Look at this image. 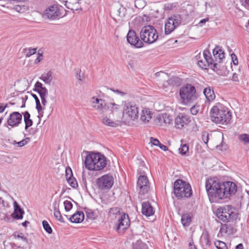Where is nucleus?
<instances>
[{
	"instance_id": "nucleus-3",
	"label": "nucleus",
	"mask_w": 249,
	"mask_h": 249,
	"mask_svg": "<svg viewBox=\"0 0 249 249\" xmlns=\"http://www.w3.org/2000/svg\"><path fill=\"white\" fill-rule=\"evenodd\" d=\"M216 215L223 222H228L236 219L238 213L233 207L227 205L218 208L216 211Z\"/></svg>"
},
{
	"instance_id": "nucleus-26",
	"label": "nucleus",
	"mask_w": 249,
	"mask_h": 249,
	"mask_svg": "<svg viewBox=\"0 0 249 249\" xmlns=\"http://www.w3.org/2000/svg\"><path fill=\"white\" fill-rule=\"evenodd\" d=\"M84 219V213L82 212L78 211L76 213L72 214L69 220L72 223H79L82 222Z\"/></svg>"
},
{
	"instance_id": "nucleus-32",
	"label": "nucleus",
	"mask_w": 249,
	"mask_h": 249,
	"mask_svg": "<svg viewBox=\"0 0 249 249\" xmlns=\"http://www.w3.org/2000/svg\"><path fill=\"white\" fill-rule=\"evenodd\" d=\"M192 220V217L189 213H184L181 216V223L184 227H188Z\"/></svg>"
},
{
	"instance_id": "nucleus-14",
	"label": "nucleus",
	"mask_w": 249,
	"mask_h": 249,
	"mask_svg": "<svg viewBox=\"0 0 249 249\" xmlns=\"http://www.w3.org/2000/svg\"><path fill=\"white\" fill-rule=\"evenodd\" d=\"M22 114L17 111L11 113L7 120V124L12 128L18 126L22 122Z\"/></svg>"
},
{
	"instance_id": "nucleus-60",
	"label": "nucleus",
	"mask_w": 249,
	"mask_h": 249,
	"mask_svg": "<svg viewBox=\"0 0 249 249\" xmlns=\"http://www.w3.org/2000/svg\"><path fill=\"white\" fill-rule=\"evenodd\" d=\"M60 201V200L59 199L58 200V202L56 199L54 200V201L53 203V210L59 209V203Z\"/></svg>"
},
{
	"instance_id": "nucleus-6",
	"label": "nucleus",
	"mask_w": 249,
	"mask_h": 249,
	"mask_svg": "<svg viewBox=\"0 0 249 249\" xmlns=\"http://www.w3.org/2000/svg\"><path fill=\"white\" fill-rule=\"evenodd\" d=\"M174 192L178 199L189 197L192 195L190 185L181 179H178L174 182Z\"/></svg>"
},
{
	"instance_id": "nucleus-2",
	"label": "nucleus",
	"mask_w": 249,
	"mask_h": 249,
	"mask_svg": "<svg viewBox=\"0 0 249 249\" xmlns=\"http://www.w3.org/2000/svg\"><path fill=\"white\" fill-rule=\"evenodd\" d=\"M205 188L211 202L223 199L222 182L215 178L206 179Z\"/></svg>"
},
{
	"instance_id": "nucleus-25",
	"label": "nucleus",
	"mask_w": 249,
	"mask_h": 249,
	"mask_svg": "<svg viewBox=\"0 0 249 249\" xmlns=\"http://www.w3.org/2000/svg\"><path fill=\"white\" fill-rule=\"evenodd\" d=\"M24 211L20 208V206L16 202H14V212L12 213V217L16 219H21L23 218Z\"/></svg>"
},
{
	"instance_id": "nucleus-47",
	"label": "nucleus",
	"mask_w": 249,
	"mask_h": 249,
	"mask_svg": "<svg viewBox=\"0 0 249 249\" xmlns=\"http://www.w3.org/2000/svg\"><path fill=\"white\" fill-rule=\"evenodd\" d=\"M14 9L16 11L22 13L27 10V7L24 5H17L14 6Z\"/></svg>"
},
{
	"instance_id": "nucleus-63",
	"label": "nucleus",
	"mask_w": 249,
	"mask_h": 249,
	"mask_svg": "<svg viewBox=\"0 0 249 249\" xmlns=\"http://www.w3.org/2000/svg\"><path fill=\"white\" fill-rule=\"evenodd\" d=\"M7 107V104L4 105L3 104L0 103V113L3 112L5 108H6Z\"/></svg>"
},
{
	"instance_id": "nucleus-61",
	"label": "nucleus",
	"mask_w": 249,
	"mask_h": 249,
	"mask_svg": "<svg viewBox=\"0 0 249 249\" xmlns=\"http://www.w3.org/2000/svg\"><path fill=\"white\" fill-rule=\"evenodd\" d=\"M190 111L192 114L196 115L198 112V109L195 106H193L191 108Z\"/></svg>"
},
{
	"instance_id": "nucleus-19",
	"label": "nucleus",
	"mask_w": 249,
	"mask_h": 249,
	"mask_svg": "<svg viewBox=\"0 0 249 249\" xmlns=\"http://www.w3.org/2000/svg\"><path fill=\"white\" fill-rule=\"evenodd\" d=\"M95 158L96 159L95 171H99L106 167L107 165V160L106 157L99 153H95Z\"/></svg>"
},
{
	"instance_id": "nucleus-42",
	"label": "nucleus",
	"mask_w": 249,
	"mask_h": 249,
	"mask_svg": "<svg viewBox=\"0 0 249 249\" xmlns=\"http://www.w3.org/2000/svg\"><path fill=\"white\" fill-rule=\"evenodd\" d=\"M214 244L217 249H228L226 244L224 242L217 240L214 242Z\"/></svg>"
},
{
	"instance_id": "nucleus-9",
	"label": "nucleus",
	"mask_w": 249,
	"mask_h": 249,
	"mask_svg": "<svg viewBox=\"0 0 249 249\" xmlns=\"http://www.w3.org/2000/svg\"><path fill=\"white\" fill-rule=\"evenodd\" d=\"M203 57L205 59H200L197 61L198 66L202 69H207L210 67L213 70L218 69V63L214 62V59L212 57L210 52L208 50H205L203 53Z\"/></svg>"
},
{
	"instance_id": "nucleus-22",
	"label": "nucleus",
	"mask_w": 249,
	"mask_h": 249,
	"mask_svg": "<svg viewBox=\"0 0 249 249\" xmlns=\"http://www.w3.org/2000/svg\"><path fill=\"white\" fill-rule=\"evenodd\" d=\"M236 230L234 225L231 224H224L221 225L219 232L223 235H229L235 232Z\"/></svg>"
},
{
	"instance_id": "nucleus-15",
	"label": "nucleus",
	"mask_w": 249,
	"mask_h": 249,
	"mask_svg": "<svg viewBox=\"0 0 249 249\" xmlns=\"http://www.w3.org/2000/svg\"><path fill=\"white\" fill-rule=\"evenodd\" d=\"M127 40L131 45H133L136 48H141L143 46L142 41L140 40L135 32L132 30L129 31L127 35Z\"/></svg>"
},
{
	"instance_id": "nucleus-41",
	"label": "nucleus",
	"mask_w": 249,
	"mask_h": 249,
	"mask_svg": "<svg viewBox=\"0 0 249 249\" xmlns=\"http://www.w3.org/2000/svg\"><path fill=\"white\" fill-rule=\"evenodd\" d=\"M189 150V146L187 144H181L178 149L179 153L181 155H185Z\"/></svg>"
},
{
	"instance_id": "nucleus-55",
	"label": "nucleus",
	"mask_w": 249,
	"mask_h": 249,
	"mask_svg": "<svg viewBox=\"0 0 249 249\" xmlns=\"http://www.w3.org/2000/svg\"><path fill=\"white\" fill-rule=\"evenodd\" d=\"M216 147V149L219 150L223 151L226 150L228 148V146L226 143L221 142L220 145H217Z\"/></svg>"
},
{
	"instance_id": "nucleus-51",
	"label": "nucleus",
	"mask_w": 249,
	"mask_h": 249,
	"mask_svg": "<svg viewBox=\"0 0 249 249\" xmlns=\"http://www.w3.org/2000/svg\"><path fill=\"white\" fill-rule=\"evenodd\" d=\"M76 77L80 81H83L84 79V74L81 71L80 69L76 70Z\"/></svg>"
},
{
	"instance_id": "nucleus-5",
	"label": "nucleus",
	"mask_w": 249,
	"mask_h": 249,
	"mask_svg": "<svg viewBox=\"0 0 249 249\" xmlns=\"http://www.w3.org/2000/svg\"><path fill=\"white\" fill-rule=\"evenodd\" d=\"M148 170V168L144 165L143 162L140 163L137 170L138 174L140 175L137 180V187L139 188V194L141 195L147 193L149 189V180L145 176Z\"/></svg>"
},
{
	"instance_id": "nucleus-7",
	"label": "nucleus",
	"mask_w": 249,
	"mask_h": 249,
	"mask_svg": "<svg viewBox=\"0 0 249 249\" xmlns=\"http://www.w3.org/2000/svg\"><path fill=\"white\" fill-rule=\"evenodd\" d=\"M158 37L157 32L153 26H145L141 29L140 37L142 42L152 44L157 41Z\"/></svg>"
},
{
	"instance_id": "nucleus-21",
	"label": "nucleus",
	"mask_w": 249,
	"mask_h": 249,
	"mask_svg": "<svg viewBox=\"0 0 249 249\" xmlns=\"http://www.w3.org/2000/svg\"><path fill=\"white\" fill-rule=\"evenodd\" d=\"M172 121L171 116L167 113L158 114L156 119V123L158 125L169 124Z\"/></svg>"
},
{
	"instance_id": "nucleus-27",
	"label": "nucleus",
	"mask_w": 249,
	"mask_h": 249,
	"mask_svg": "<svg viewBox=\"0 0 249 249\" xmlns=\"http://www.w3.org/2000/svg\"><path fill=\"white\" fill-rule=\"evenodd\" d=\"M200 242L203 249H208L210 247L211 241L210 240V235L208 232L203 234Z\"/></svg>"
},
{
	"instance_id": "nucleus-59",
	"label": "nucleus",
	"mask_w": 249,
	"mask_h": 249,
	"mask_svg": "<svg viewBox=\"0 0 249 249\" xmlns=\"http://www.w3.org/2000/svg\"><path fill=\"white\" fill-rule=\"evenodd\" d=\"M37 57L35 61L36 64H37L40 62L43 59V55L41 53H38Z\"/></svg>"
},
{
	"instance_id": "nucleus-20",
	"label": "nucleus",
	"mask_w": 249,
	"mask_h": 249,
	"mask_svg": "<svg viewBox=\"0 0 249 249\" xmlns=\"http://www.w3.org/2000/svg\"><path fill=\"white\" fill-rule=\"evenodd\" d=\"M94 153L88 155L86 157L84 161L86 168L89 170L95 171V167H96Z\"/></svg>"
},
{
	"instance_id": "nucleus-37",
	"label": "nucleus",
	"mask_w": 249,
	"mask_h": 249,
	"mask_svg": "<svg viewBox=\"0 0 249 249\" xmlns=\"http://www.w3.org/2000/svg\"><path fill=\"white\" fill-rule=\"evenodd\" d=\"M87 218L91 220L95 219L97 217V213L94 211L88 209L86 211Z\"/></svg>"
},
{
	"instance_id": "nucleus-23",
	"label": "nucleus",
	"mask_w": 249,
	"mask_h": 249,
	"mask_svg": "<svg viewBox=\"0 0 249 249\" xmlns=\"http://www.w3.org/2000/svg\"><path fill=\"white\" fill-rule=\"evenodd\" d=\"M154 213V208L148 201L142 203V214L146 216H150L153 215Z\"/></svg>"
},
{
	"instance_id": "nucleus-34",
	"label": "nucleus",
	"mask_w": 249,
	"mask_h": 249,
	"mask_svg": "<svg viewBox=\"0 0 249 249\" xmlns=\"http://www.w3.org/2000/svg\"><path fill=\"white\" fill-rule=\"evenodd\" d=\"M8 203L0 197V218L1 219L5 217V213L1 211L4 210L5 208L7 207Z\"/></svg>"
},
{
	"instance_id": "nucleus-31",
	"label": "nucleus",
	"mask_w": 249,
	"mask_h": 249,
	"mask_svg": "<svg viewBox=\"0 0 249 249\" xmlns=\"http://www.w3.org/2000/svg\"><path fill=\"white\" fill-rule=\"evenodd\" d=\"M23 115L24 121L25 123V129L27 130L29 127L33 125V122L30 119V114L28 111H25L22 113Z\"/></svg>"
},
{
	"instance_id": "nucleus-13",
	"label": "nucleus",
	"mask_w": 249,
	"mask_h": 249,
	"mask_svg": "<svg viewBox=\"0 0 249 249\" xmlns=\"http://www.w3.org/2000/svg\"><path fill=\"white\" fill-rule=\"evenodd\" d=\"M223 199L228 198L235 194L237 191V186L233 182H222Z\"/></svg>"
},
{
	"instance_id": "nucleus-45",
	"label": "nucleus",
	"mask_w": 249,
	"mask_h": 249,
	"mask_svg": "<svg viewBox=\"0 0 249 249\" xmlns=\"http://www.w3.org/2000/svg\"><path fill=\"white\" fill-rule=\"evenodd\" d=\"M42 225L44 229L48 233L51 234L52 233V229L47 221L43 220L42 221Z\"/></svg>"
},
{
	"instance_id": "nucleus-24",
	"label": "nucleus",
	"mask_w": 249,
	"mask_h": 249,
	"mask_svg": "<svg viewBox=\"0 0 249 249\" xmlns=\"http://www.w3.org/2000/svg\"><path fill=\"white\" fill-rule=\"evenodd\" d=\"M214 60L215 63H221L222 59L225 57V53L219 46H216L213 51Z\"/></svg>"
},
{
	"instance_id": "nucleus-30",
	"label": "nucleus",
	"mask_w": 249,
	"mask_h": 249,
	"mask_svg": "<svg viewBox=\"0 0 249 249\" xmlns=\"http://www.w3.org/2000/svg\"><path fill=\"white\" fill-rule=\"evenodd\" d=\"M40 79L46 84H50L53 80V72L49 71L47 72L43 73L40 76Z\"/></svg>"
},
{
	"instance_id": "nucleus-4",
	"label": "nucleus",
	"mask_w": 249,
	"mask_h": 249,
	"mask_svg": "<svg viewBox=\"0 0 249 249\" xmlns=\"http://www.w3.org/2000/svg\"><path fill=\"white\" fill-rule=\"evenodd\" d=\"M179 96L182 103L185 105L191 104L197 98L195 87L190 84H187L180 88Z\"/></svg>"
},
{
	"instance_id": "nucleus-12",
	"label": "nucleus",
	"mask_w": 249,
	"mask_h": 249,
	"mask_svg": "<svg viewBox=\"0 0 249 249\" xmlns=\"http://www.w3.org/2000/svg\"><path fill=\"white\" fill-rule=\"evenodd\" d=\"M97 185L102 190L110 189L114 184L113 177L109 174H106L97 179Z\"/></svg>"
},
{
	"instance_id": "nucleus-40",
	"label": "nucleus",
	"mask_w": 249,
	"mask_h": 249,
	"mask_svg": "<svg viewBox=\"0 0 249 249\" xmlns=\"http://www.w3.org/2000/svg\"><path fill=\"white\" fill-rule=\"evenodd\" d=\"M102 123L106 125L109 126L115 127L116 126L117 124L110 120L109 118L106 117H104L102 120Z\"/></svg>"
},
{
	"instance_id": "nucleus-50",
	"label": "nucleus",
	"mask_w": 249,
	"mask_h": 249,
	"mask_svg": "<svg viewBox=\"0 0 249 249\" xmlns=\"http://www.w3.org/2000/svg\"><path fill=\"white\" fill-rule=\"evenodd\" d=\"M65 210L67 212L70 211L72 208V203L69 200H65L64 202Z\"/></svg>"
},
{
	"instance_id": "nucleus-10",
	"label": "nucleus",
	"mask_w": 249,
	"mask_h": 249,
	"mask_svg": "<svg viewBox=\"0 0 249 249\" xmlns=\"http://www.w3.org/2000/svg\"><path fill=\"white\" fill-rule=\"evenodd\" d=\"M182 18L179 15H174L168 18L165 22L164 33L169 35L181 23Z\"/></svg>"
},
{
	"instance_id": "nucleus-1",
	"label": "nucleus",
	"mask_w": 249,
	"mask_h": 249,
	"mask_svg": "<svg viewBox=\"0 0 249 249\" xmlns=\"http://www.w3.org/2000/svg\"><path fill=\"white\" fill-rule=\"evenodd\" d=\"M210 114L211 120L216 124H227L231 119V114L228 108L220 103L211 108Z\"/></svg>"
},
{
	"instance_id": "nucleus-8",
	"label": "nucleus",
	"mask_w": 249,
	"mask_h": 249,
	"mask_svg": "<svg viewBox=\"0 0 249 249\" xmlns=\"http://www.w3.org/2000/svg\"><path fill=\"white\" fill-rule=\"evenodd\" d=\"M139 108L135 105L131 103H128L124 105L123 119L125 122L130 121H134L138 118Z\"/></svg>"
},
{
	"instance_id": "nucleus-62",
	"label": "nucleus",
	"mask_w": 249,
	"mask_h": 249,
	"mask_svg": "<svg viewBox=\"0 0 249 249\" xmlns=\"http://www.w3.org/2000/svg\"><path fill=\"white\" fill-rule=\"evenodd\" d=\"M173 4H166L164 5V9L167 10H171L173 7Z\"/></svg>"
},
{
	"instance_id": "nucleus-58",
	"label": "nucleus",
	"mask_w": 249,
	"mask_h": 249,
	"mask_svg": "<svg viewBox=\"0 0 249 249\" xmlns=\"http://www.w3.org/2000/svg\"><path fill=\"white\" fill-rule=\"evenodd\" d=\"M231 57L233 64L234 65H237L238 63V61L236 55L234 53H233L231 54Z\"/></svg>"
},
{
	"instance_id": "nucleus-43",
	"label": "nucleus",
	"mask_w": 249,
	"mask_h": 249,
	"mask_svg": "<svg viewBox=\"0 0 249 249\" xmlns=\"http://www.w3.org/2000/svg\"><path fill=\"white\" fill-rule=\"evenodd\" d=\"M53 214L55 218L61 223H64L65 221L61 214L59 209L53 210Z\"/></svg>"
},
{
	"instance_id": "nucleus-39",
	"label": "nucleus",
	"mask_w": 249,
	"mask_h": 249,
	"mask_svg": "<svg viewBox=\"0 0 249 249\" xmlns=\"http://www.w3.org/2000/svg\"><path fill=\"white\" fill-rule=\"evenodd\" d=\"M36 48H26L23 50V52L25 53V55L26 57H29L31 55L34 54L36 52Z\"/></svg>"
},
{
	"instance_id": "nucleus-33",
	"label": "nucleus",
	"mask_w": 249,
	"mask_h": 249,
	"mask_svg": "<svg viewBox=\"0 0 249 249\" xmlns=\"http://www.w3.org/2000/svg\"><path fill=\"white\" fill-rule=\"evenodd\" d=\"M36 109L37 110V112L39 114V115L37 116L38 118H39V121H38V124L40 122V118L41 117H43V113H44L43 110L44 109L45 107H44L43 106H41L39 99L36 101Z\"/></svg>"
},
{
	"instance_id": "nucleus-16",
	"label": "nucleus",
	"mask_w": 249,
	"mask_h": 249,
	"mask_svg": "<svg viewBox=\"0 0 249 249\" xmlns=\"http://www.w3.org/2000/svg\"><path fill=\"white\" fill-rule=\"evenodd\" d=\"M190 121V118L188 115L179 113L175 119V126L180 129L188 125Z\"/></svg>"
},
{
	"instance_id": "nucleus-53",
	"label": "nucleus",
	"mask_w": 249,
	"mask_h": 249,
	"mask_svg": "<svg viewBox=\"0 0 249 249\" xmlns=\"http://www.w3.org/2000/svg\"><path fill=\"white\" fill-rule=\"evenodd\" d=\"M120 209L118 207H113L110 209L108 213L110 215H115L120 213Z\"/></svg>"
},
{
	"instance_id": "nucleus-57",
	"label": "nucleus",
	"mask_w": 249,
	"mask_h": 249,
	"mask_svg": "<svg viewBox=\"0 0 249 249\" xmlns=\"http://www.w3.org/2000/svg\"><path fill=\"white\" fill-rule=\"evenodd\" d=\"M150 142L155 146H158L160 143V142L158 139L153 137L150 138Z\"/></svg>"
},
{
	"instance_id": "nucleus-28",
	"label": "nucleus",
	"mask_w": 249,
	"mask_h": 249,
	"mask_svg": "<svg viewBox=\"0 0 249 249\" xmlns=\"http://www.w3.org/2000/svg\"><path fill=\"white\" fill-rule=\"evenodd\" d=\"M203 93L206 98L209 101H213L215 98V95L213 88L208 86L204 89Z\"/></svg>"
},
{
	"instance_id": "nucleus-11",
	"label": "nucleus",
	"mask_w": 249,
	"mask_h": 249,
	"mask_svg": "<svg viewBox=\"0 0 249 249\" xmlns=\"http://www.w3.org/2000/svg\"><path fill=\"white\" fill-rule=\"evenodd\" d=\"M63 7L61 6L52 5L45 10L43 16L51 20L58 19L63 17Z\"/></svg>"
},
{
	"instance_id": "nucleus-35",
	"label": "nucleus",
	"mask_w": 249,
	"mask_h": 249,
	"mask_svg": "<svg viewBox=\"0 0 249 249\" xmlns=\"http://www.w3.org/2000/svg\"><path fill=\"white\" fill-rule=\"evenodd\" d=\"M41 100L42 106L45 107L47 104V97L48 95V90H45L43 92L38 93Z\"/></svg>"
},
{
	"instance_id": "nucleus-17",
	"label": "nucleus",
	"mask_w": 249,
	"mask_h": 249,
	"mask_svg": "<svg viewBox=\"0 0 249 249\" xmlns=\"http://www.w3.org/2000/svg\"><path fill=\"white\" fill-rule=\"evenodd\" d=\"M91 103L92 107L98 111L104 112L107 110V105L105 101L101 99L93 97L91 98Z\"/></svg>"
},
{
	"instance_id": "nucleus-38",
	"label": "nucleus",
	"mask_w": 249,
	"mask_h": 249,
	"mask_svg": "<svg viewBox=\"0 0 249 249\" xmlns=\"http://www.w3.org/2000/svg\"><path fill=\"white\" fill-rule=\"evenodd\" d=\"M48 90L45 87H43V85L39 82H36L35 85L34 90L38 93L43 92L45 90Z\"/></svg>"
},
{
	"instance_id": "nucleus-64",
	"label": "nucleus",
	"mask_w": 249,
	"mask_h": 249,
	"mask_svg": "<svg viewBox=\"0 0 249 249\" xmlns=\"http://www.w3.org/2000/svg\"><path fill=\"white\" fill-rule=\"evenodd\" d=\"M159 147L162 150H163V151H166L168 150V148L166 146L161 144L160 142V144L158 145Z\"/></svg>"
},
{
	"instance_id": "nucleus-46",
	"label": "nucleus",
	"mask_w": 249,
	"mask_h": 249,
	"mask_svg": "<svg viewBox=\"0 0 249 249\" xmlns=\"http://www.w3.org/2000/svg\"><path fill=\"white\" fill-rule=\"evenodd\" d=\"M13 235L16 239H21L26 243H28V239L22 233L15 232Z\"/></svg>"
},
{
	"instance_id": "nucleus-52",
	"label": "nucleus",
	"mask_w": 249,
	"mask_h": 249,
	"mask_svg": "<svg viewBox=\"0 0 249 249\" xmlns=\"http://www.w3.org/2000/svg\"><path fill=\"white\" fill-rule=\"evenodd\" d=\"M239 138L240 141L243 142L245 143L249 142V134H244L240 135Z\"/></svg>"
},
{
	"instance_id": "nucleus-44",
	"label": "nucleus",
	"mask_w": 249,
	"mask_h": 249,
	"mask_svg": "<svg viewBox=\"0 0 249 249\" xmlns=\"http://www.w3.org/2000/svg\"><path fill=\"white\" fill-rule=\"evenodd\" d=\"M120 109V106L115 103H110L107 105V110L110 109L111 111H117Z\"/></svg>"
},
{
	"instance_id": "nucleus-49",
	"label": "nucleus",
	"mask_w": 249,
	"mask_h": 249,
	"mask_svg": "<svg viewBox=\"0 0 249 249\" xmlns=\"http://www.w3.org/2000/svg\"><path fill=\"white\" fill-rule=\"evenodd\" d=\"M118 15L121 18H123L125 16L126 13V8L122 6L118 10Z\"/></svg>"
},
{
	"instance_id": "nucleus-29",
	"label": "nucleus",
	"mask_w": 249,
	"mask_h": 249,
	"mask_svg": "<svg viewBox=\"0 0 249 249\" xmlns=\"http://www.w3.org/2000/svg\"><path fill=\"white\" fill-rule=\"evenodd\" d=\"M152 118V113L147 108H143L141 114V120L144 123H147Z\"/></svg>"
},
{
	"instance_id": "nucleus-48",
	"label": "nucleus",
	"mask_w": 249,
	"mask_h": 249,
	"mask_svg": "<svg viewBox=\"0 0 249 249\" xmlns=\"http://www.w3.org/2000/svg\"><path fill=\"white\" fill-rule=\"evenodd\" d=\"M67 181L72 188H76L78 187L77 180L74 177L69 178Z\"/></svg>"
},
{
	"instance_id": "nucleus-18",
	"label": "nucleus",
	"mask_w": 249,
	"mask_h": 249,
	"mask_svg": "<svg viewBox=\"0 0 249 249\" xmlns=\"http://www.w3.org/2000/svg\"><path fill=\"white\" fill-rule=\"evenodd\" d=\"M130 225V220L128 215L123 213L118 219L117 230L125 231L128 229Z\"/></svg>"
},
{
	"instance_id": "nucleus-54",
	"label": "nucleus",
	"mask_w": 249,
	"mask_h": 249,
	"mask_svg": "<svg viewBox=\"0 0 249 249\" xmlns=\"http://www.w3.org/2000/svg\"><path fill=\"white\" fill-rule=\"evenodd\" d=\"M66 172V178L67 180L69 179L70 178H73L72 172L71 168L70 167H67L66 168L65 170Z\"/></svg>"
},
{
	"instance_id": "nucleus-56",
	"label": "nucleus",
	"mask_w": 249,
	"mask_h": 249,
	"mask_svg": "<svg viewBox=\"0 0 249 249\" xmlns=\"http://www.w3.org/2000/svg\"><path fill=\"white\" fill-rule=\"evenodd\" d=\"M209 139L208 134L207 133H203L202 134V140L205 144L208 143Z\"/></svg>"
},
{
	"instance_id": "nucleus-36",
	"label": "nucleus",
	"mask_w": 249,
	"mask_h": 249,
	"mask_svg": "<svg viewBox=\"0 0 249 249\" xmlns=\"http://www.w3.org/2000/svg\"><path fill=\"white\" fill-rule=\"evenodd\" d=\"M30 141V139L27 137L18 142H17L16 141H14L12 142V144L14 145H16L18 147H21L28 143Z\"/></svg>"
}]
</instances>
